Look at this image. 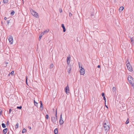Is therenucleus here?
<instances>
[{"instance_id": "nucleus-41", "label": "nucleus", "mask_w": 134, "mask_h": 134, "mask_svg": "<svg viewBox=\"0 0 134 134\" xmlns=\"http://www.w3.org/2000/svg\"><path fill=\"white\" fill-rule=\"evenodd\" d=\"M42 36H39V40H40Z\"/></svg>"}, {"instance_id": "nucleus-44", "label": "nucleus", "mask_w": 134, "mask_h": 134, "mask_svg": "<svg viewBox=\"0 0 134 134\" xmlns=\"http://www.w3.org/2000/svg\"><path fill=\"white\" fill-rule=\"evenodd\" d=\"M28 127L29 130H31V127L30 126H29Z\"/></svg>"}, {"instance_id": "nucleus-45", "label": "nucleus", "mask_w": 134, "mask_h": 134, "mask_svg": "<svg viewBox=\"0 0 134 134\" xmlns=\"http://www.w3.org/2000/svg\"><path fill=\"white\" fill-rule=\"evenodd\" d=\"M100 65H98V66H97V67L98 68H100Z\"/></svg>"}, {"instance_id": "nucleus-50", "label": "nucleus", "mask_w": 134, "mask_h": 134, "mask_svg": "<svg viewBox=\"0 0 134 134\" xmlns=\"http://www.w3.org/2000/svg\"><path fill=\"white\" fill-rule=\"evenodd\" d=\"M40 104L41 103H42V102L41 101H40Z\"/></svg>"}, {"instance_id": "nucleus-10", "label": "nucleus", "mask_w": 134, "mask_h": 134, "mask_svg": "<svg viewBox=\"0 0 134 134\" xmlns=\"http://www.w3.org/2000/svg\"><path fill=\"white\" fill-rule=\"evenodd\" d=\"M105 121V120L103 123V127H104V126H109V124L108 122H106Z\"/></svg>"}, {"instance_id": "nucleus-31", "label": "nucleus", "mask_w": 134, "mask_h": 134, "mask_svg": "<svg viewBox=\"0 0 134 134\" xmlns=\"http://www.w3.org/2000/svg\"><path fill=\"white\" fill-rule=\"evenodd\" d=\"M40 107H41V108H42V109H43V105H42V103H41Z\"/></svg>"}, {"instance_id": "nucleus-29", "label": "nucleus", "mask_w": 134, "mask_h": 134, "mask_svg": "<svg viewBox=\"0 0 134 134\" xmlns=\"http://www.w3.org/2000/svg\"><path fill=\"white\" fill-rule=\"evenodd\" d=\"M62 114L60 116L59 120H62Z\"/></svg>"}, {"instance_id": "nucleus-5", "label": "nucleus", "mask_w": 134, "mask_h": 134, "mask_svg": "<svg viewBox=\"0 0 134 134\" xmlns=\"http://www.w3.org/2000/svg\"><path fill=\"white\" fill-rule=\"evenodd\" d=\"M57 120V118L55 117H52L51 118V120L54 124H55Z\"/></svg>"}, {"instance_id": "nucleus-52", "label": "nucleus", "mask_w": 134, "mask_h": 134, "mask_svg": "<svg viewBox=\"0 0 134 134\" xmlns=\"http://www.w3.org/2000/svg\"><path fill=\"white\" fill-rule=\"evenodd\" d=\"M10 73H9V75H10Z\"/></svg>"}, {"instance_id": "nucleus-22", "label": "nucleus", "mask_w": 134, "mask_h": 134, "mask_svg": "<svg viewBox=\"0 0 134 134\" xmlns=\"http://www.w3.org/2000/svg\"><path fill=\"white\" fill-rule=\"evenodd\" d=\"M26 131V130L24 128L23 129V131H22V133H24Z\"/></svg>"}, {"instance_id": "nucleus-27", "label": "nucleus", "mask_w": 134, "mask_h": 134, "mask_svg": "<svg viewBox=\"0 0 134 134\" xmlns=\"http://www.w3.org/2000/svg\"><path fill=\"white\" fill-rule=\"evenodd\" d=\"M17 108L18 109H21L22 108V107L21 106H18L17 107Z\"/></svg>"}, {"instance_id": "nucleus-18", "label": "nucleus", "mask_w": 134, "mask_h": 134, "mask_svg": "<svg viewBox=\"0 0 134 134\" xmlns=\"http://www.w3.org/2000/svg\"><path fill=\"white\" fill-rule=\"evenodd\" d=\"M64 123V121L63 120H59V123L60 125H62Z\"/></svg>"}, {"instance_id": "nucleus-11", "label": "nucleus", "mask_w": 134, "mask_h": 134, "mask_svg": "<svg viewBox=\"0 0 134 134\" xmlns=\"http://www.w3.org/2000/svg\"><path fill=\"white\" fill-rule=\"evenodd\" d=\"M61 26L63 28V32H65L66 31V29L64 26V24H62Z\"/></svg>"}, {"instance_id": "nucleus-32", "label": "nucleus", "mask_w": 134, "mask_h": 134, "mask_svg": "<svg viewBox=\"0 0 134 134\" xmlns=\"http://www.w3.org/2000/svg\"><path fill=\"white\" fill-rule=\"evenodd\" d=\"M129 123V119H128L126 121V124H127Z\"/></svg>"}, {"instance_id": "nucleus-14", "label": "nucleus", "mask_w": 134, "mask_h": 134, "mask_svg": "<svg viewBox=\"0 0 134 134\" xmlns=\"http://www.w3.org/2000/svg\"><path fill=\"white\" fill-rule=\"evenodd\" d=\"M132 79H133L130 76L128 77V80L129 81H131V80H132Z\"/></svg>"}, {"instance_id": "nucleus-12", "label": "nucleus", "mask_w": 134, "mask_h": 134, "mask_svg": "<svg viewBox=\"0 0 134 134\" xmlns=\"http://www.w3.org/2000/svg\"><path fill=\"white\" fill-rule=\"evenodd\" d=\"M7 130H8L7 128H5V129H4L3 130V132L4 133V134H5L7 133Z\"/></svg>"}, {"instance_id": "nucleus-53", "label": "nucleus", "mask_w": 134, "mask_h": 134, "mask_svg": "<svg viewBox=\"0 0 134 134\" xmlns=\"http://www.w3.org/2000/svg\"><path fill=\"white\" fill-rule=\"evenodd\" d=\"M10 73H9V75H10Z\"/></svg>"}, {"instance_id": "nucleus-51", "label": "nucleus", "mask_w": 134, "mask_h": 134, "mask_svg": "<svg viewBox=\"0 0 134 134\" xmlns=\"http://www.w3.org/2000/svg\"><path fill=\"white\" fill-rule=\"evenodd\" d=\"M9 132H8L7 134H9Z\"/></svg>"}, {"instance_id": "nucleus-1", "label": "nucleus", "mask_w": 134, "mask_h": 134, "mask_svg": "<svg viewBox=\"0 0 134 134\" xmlns=\"http://www.w3.org/2000/svg\"><path fill=\"white\" fill-rule=\"evenodd\" d=\"M126 66L129 70L130 71H132V68L130 65V63L129 62L127 63Z\"/></svg>"}, {"instance_id": "nucleus-30", "label": "nucleus", "mask_w": 134, "mask_h": 134, "mask_svg": "<svg viewBox=\"0 0 134 134\" xmlns=\"http://www.w3.org/2000/svg\"><path fill=\"white\" fill-rule=\"evenodd\" d=\"M49 116L48 114H47L45 116V118L46 119H48V118Z\"/></svg>"}, {"instance_id": "nucleus-20", "label": "nucleus", "mask_w": 134, "mask_h": 134, "mask_svg": "<svg viewBox=\"0 0 134 134\" xmlns=\"http://www.w3.org/2000/svg\"><path fill=\"white\" fill-rule=\"evenodd\" d=\"M2 127L3 128H5L6 127V126L5 124L4 123H2Z\"/></svg>"}, {"instance_id": "nucleus-17", "label": "nucleus", "mask_w": 134, "mask_h": 134, "mask_svg": "<svg viewBox=\"0 0 134 134\" xmlns=\"http://www.w3.org/2000/svg\"><path fill=\"white\" fill-rule=\"evenodd\" d=\"M49 31V30H45L43 32L44 34H47V33Z\"/></svg>"}, {"instance_id": "nucleus-25", "label": "nucleus", "mask_w": 134, "mask_h": 134, "mask_svg": "<svg viewBox=\"0 0 134 134\" xmlns=\"http://www.w3.org/2000/svg\"><path fill=\"white\" fill-rule=\"evenodd\" d=\"M34 105L36 106H37V105H38V103L36 102L35 100H34Z\"/></svg>"}, {"instance_id": "nucleus-16", "label": "nucleus", "mask_w": 134, "mask_h": 134, "mask_svg": "<svg viewBox=\"0 0 134 134\" xmlns=\"http://www.w3.org/2000/svg\"><path fill=\"white\" fill-rule=\"evenodd\" d=\"M54 132L55 134H57L58 129L57 128H56L54 130Z\"/></svg>"}, {"instance_id": "nucleus-37", "label": "nucleus", "mask_w": 134, "mask_h": 134, "mask_svg": "<svg viewBox=\"0 0 134 134\" xmlns=\"http://www.w3.org/2000/svg\"><path fill=\"white\" fill-rule=\"evenodd\" d=\"M26 84L28 85L27 83V76L26 77Z\"/></svg>"}, {"instance_id": "nucleus-15", "label": "nucleus", "mask_w": 134, "mask_h": 134, "mask_svg": "<svg viewBox=\"0 0 134 134\" xmlns=\"http://www.w3.org/2000/svg\"><path fill=\"white\" fill-rule=\"evenodd\" d=\"M129 81V82L130 83H131V84L132 85V86H133L134 84V81H133V79L131 80V81Z\"/></svg>"}, {"instance_id": "nucleus-28", "label": "nucleus", "mask_w": 134, "mask_h": 134, "mask_svg": "<svg viewBox=\"0 0 134 134\" xmlns=\"http://www.w3.org/2000/svg\"><path fill=\"white\" fill-rule=\"evenodd\" d=\"M18 123H17L16 125L15 128L16 129L18 128Z\"/></svg>"}, {"instance_id": "nucleus-34", "label": "nucleus", "mask_w": 134, "mask_h": 134, "mask_svg": "<svg viewBox=\"0 0 134 134\" xmlns=\"http://www.w3.org/2000/svg\"><path fill=\"white\" fill-rule=\"evenodd\" d=\"M103 99L105 101V103L106 102V98H105V97H103Z\"/></svg>"}, {"instance_id": "nucleus-8", "label": "nucleus", "mask_w": 134, "mask_h": 134, "mask_svg": "<svg viewBox=\"0 0 134 134\" xmlns=\"http://www.w3.org/2000/svg\"><path fill=\"white\" fill-rule=\"evenodd\" d=\"M67 71L70 74L71 72V65L68 66L67 67Z\"/></svg>"}, {"instance_id": "nucleus-26", "label": "nucleus", "mask_w": 134, "mask_h": 134, "mask_svg": "<svg viewBox=\"0 0 134 134\" xmlns=\"http://www.w3.org/2000/svg\"><path fill=\"white\" fill-rule=\"evenodd\" d=\"M53 66V64H51L50 65V69H52V68Z\"/></svg>"}, {"instance_id": "nucleus-40", "label": "nucleus", "mask_w": 134, "mask_h": 134, "mask_svg": "<svg viewBox=\"0 0 134 134\" xmlns=\"http://www.w3.org/2000/svg\"><path fill=\"white\" fill-rule=\"evenodd\" d=\"M14 71H12L11 72L10 74H11L12 75H13L14 73Z\"/></svg>"}, {"instance_id": "nucleus-19", "label": "nucleus", "mask_w": 134, "mask_h": 134, "mask_svg": "<svg viewBox=\"0 0 134 134\" xmlns=\"http://www.w3.org/2000/svg\"><path fill=\"white\" fill-rule=\"evenodd\" d=\"M8 2V0H3V2L4 3H7Z\"/></svg>"}, {"instance_id": "nucleus-13", "label": "nucleus", "mask_w": 134, "mask_h": 134, "mask_svg": "<svg viewBox=\"0 0 134 134\" xmlns=\"http://www.w3.org/2000/svg\"><path fill=\"white\" fill-rule=\"evenodd\" d=\"M124 7L122 6L120 7L119 9V11L120 12H121L124 9Z\"/></svg>"}, {"instance_id": "nucleus-43", "label": "nucleus", "mask_w": 134, "mask_h": 134, "mask_svg": "<svg viewBox=\"0 0 134 134\" xmlns=\"http://www.w3.org/2000/svg\"><path fill=\"white\" fill-rule=\"evenodd\" d=\"M9 21L8 20H7V24H9Z\"/></svg>"}, {"instance_id": "nucleus-21", "label": "nucleus", "mask_w": 134, "mask_h": 134, "mask_svg": "<svg viewBox=\"0 0 134 134\" xmlns=\"http://www.w3.org/2000/svg\"><path fill=\"white\" fill-rule=\"evenodd\" d=\"M15 13V12L14 11L12 10V11L10 13V14L12 15H13Z\"/></svg>"}, {"instance_id": "nucleus-49", "label": "nucleus", "mask_w": 134, "mask_h": 134, "mask_svg": "<svg viewBox=\"0 0 134 134\" xmlns=\"http://www.w3.org/2000/svg\"><path fill=\"white\" fill-rule=\"evenodd\" d=\"M2 112V110H1V112H0V113H1V114Z\"/></svg>"}, {"instance_id": "nucleus-24", "label": "nucleus", "mask_w": 134, "mask_h": 134, "mask_svg": "<svg viewBox=\"0 0 134 134\" xmlns=\"http://www.w3.org/2000/svg\"><path fill=\"white\" fill-rule=\"evenodd\" d=\"M116 90V88L115 87H113L112 89V91L113 92L115 91Z\"/></svg>"}, {"instance_id": "nucleus-23", "label": "nucleus", "mask_w": 134, "mask_h": 134, "mask_svg": "<svg viewBox=\"0 0 134 134\" xmlns=\"http://www.w3.org/2000/svg\"><path fill=\"white\" fill-rule=\"evenodd\" d=\"M7 64H8V63H5L4 64H3L2 66H3L5 67L7 66Z\"/></svg>"}, {"instance_id": "nucleus-35", "label": "nucleus", "mask_w": 134, "mask_h": 134, "mask_svg": "<svg viewBox=\"0 0 134 134\" xmlns=\"http://www.w3.org/2000/svg\"><path fill=\"white\" fill-rule=\"evenodd\" d=\"M102 97H105V94L104 93H102Z\"/></svg>"}, {"instance_id": "nucleus-3", "label": "nucleus", "mask_w": 134, "mask_h": 134, "mask_svg": "<svg viewBox=\"0 0 134 134\" xmlns=\"http://www.w3.org/2000/svg\"><path fill=\"white\" fill-rule=\"evenodd\" d=\"M8 38L10 43L11 44H12L13 42L12 36L11 35H10L8 37Z\"/></svg>"}, {"instance_id": "nucleus-47", "label": "nucleus", "mask_w": 134, "mask_h": 134, "mask_svg": "<svg viewBox=\"0 0 134 134\" xmlns=\"http://www.w3.org/2000/svg\"><path fill=\"white\" fill-rule=\"evenodd\" d=\"M130 40H131V41L132 42L133 41V40L132 38H131L130 39Z\"/></svg>"}, {"instance_id": "nucleus-4", "label": "nucleus", "mask_w": 134, "mask_h": 134, "mask_svg": "<svg viewBox=\"0 0 134 134\" xmlns=\"http://www.w3.org/2000/svg\"><path fill=\"white\" fill-rule=\"evenodd\" d=\"M81 69L80 70V75H83L85 73V70L81 66L80 67Z\"/></svg>"}, {"instance_id": "nucleus-2", "label": "nucleus", "mask_w": 134, "mask_h": 134, "mask_svg": "<svg viewBox=\"0 0 134 134\" xmlns=\"http://www.w3.org/2000/svg\"><path fill=\"white\" fill-rule=\"evenodd\" d=\"M32 14L34 16H35L36 18H38L39 17V15L35 11L32 10Z\"/></svg>"}, {"instance_id": "nucleus-46", "label": "nucleus", "mask_w": 134, "mask_h": 134, "mask_svg": "<svg viewBox=\"0 0 134 134\" xmlns=\"http://www.w3.org/2000/svg\"><path fill=\"white\" fill-rule=\"evenodd\" d=\"M7 19V18H6V17H5L4 18V20H6Z\"/></svg>"}, {"instance_id": "nucleus-39", "label": "nucleus", "mask_w": 134, "mask_h": 134, "mask_svg": "<svg viewBox=\"0 0 134 134\" xmlns=\"http://www.w3.org/2000/svg\"><path fill=\"white\" fill-rule=\"evenodd\" d=\"M54 117H55L56 118H57V111L56 110L55 113V115Z\"/></svg>"}, {"instance_id": "nucleus-42", "label": "nucleus", "mask_w": 134, "mask_h": 134, "mask_svg": "<svg viewBox=\"0 0 134 134\" xmlns=\"http://www.w3.org/2000/svg\"><path fill=\"white\" fill-rule=\"evenodd\" d=\"M44 34L43 33V32H42L41 34V36H42L43 35H44Z\"/></svg>"}, {"instance_id": "nucleus-7", "label": "nucleus", "mask_w": 134, "mask_h": 134, "mask_svg": "<svg viewBox=\"0 0 134 134\" xmlns=\"http://www.w3.org/2000/svg\"><path fill=\"white\" fill-rule=\"evenodd\" d=\"M65 91L66 94H67L68 93H69V92H68L69 91V89L68 85H67L65 88Z\"/></svg>"}, {"instance_id": "nucleus-48", "label": "nucleus", "mask_w": 134, "mask_h": 134, "mask_svg": "<svg viewBox=\"0 0 134 134\" xmlns=\"http://www.w3.org/2000/svg\"><path fill=\"white\" fill-rule=\"evenodd\" d=\"M105 105V106H106V107L107 108H108V107L106 105Z\"/></svg>"}, {"instance_id": "nucleus-9", "label": "nucleus", "mask_w": 134, "mask_h": 134, "mask_svg": "<svg viewBox=\"0 0 134 134\" xmlns=\"http://www.w3.org/2000/svg\"><path fill=\"white\" fill-rule=\"evenodd\" d=\"M70 57H68L67 58L66 62L68 65H69L70 60Z\"/></svg>"}, {"instance_id": "nucleus-38", "label": "nucleus", "mask_w": 134, "mask_h": 134, "mask_svg": "<svg viewBox=\"0 0 134 134\" xmlns=\"http://www.w3.org/2000/svg\"><path fill=\"white\" fill-rule=\"evenodd\" d=\"M69 16L70 17H71V16L72 15V14L70 12L69 13Z\"/></svg>"}, {"instance_id": "nucleus-36", "label": "nucleus", "mask_w": 134, "mask_h": 134, "mask_svg": "<svg viewBox=\"0 0 134 134\" xmlns=\"http://www.w3.org/2000/svg\"><path fill=\"white\" fill-rule=\"evenodd\" d=\"M12 110L11 109H10L9 110V113L10 114L11 113V112L12 111Z\"/></svg>"}, {"instance_id": "nucleus-33", "label": "nucleus", "mask_w": 134, "mask_h": 134, "mask_svg": "<svg viewBox=\"0 0 134 134\" xmlns=\"http://www.w3.org/2000/svg\"><path fill=\"white\" fill-rule=\"evenodd\" d=\"M59 11L60 13H61L62 12V9L61 8H60L59 9Z\"/></svg>"}, {"instance_id": "nucleus-6", "label": "nucleus", "mask_w": 134, "mask_h": 134, "mask_svg": "<svg viewBox=\"0 0 134 134\" xmlns=\"http://www.w3.org/2000/svg\"><path fill=\"white\" fill-rule=\"evenodd\" d=\"M104 127L105 131L106 133L109 130V126H104V127Z\"/></svg>"}]
</instances>
